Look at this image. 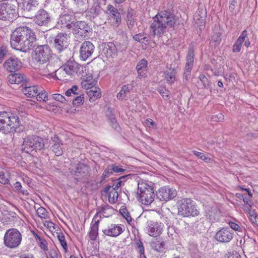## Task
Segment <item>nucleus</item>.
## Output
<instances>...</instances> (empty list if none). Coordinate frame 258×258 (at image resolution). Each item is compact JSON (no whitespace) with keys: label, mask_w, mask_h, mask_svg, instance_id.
I'll list each match as a JSON object with an SVG mask.
<instances>
[{"label":"nucleus","mask_w":258,"mask_h":258,"mask_svg":"<svg viewBox=\"0 0 258 258\" xmlns=\"http://www.w3.org/2000/svg\"><path fill=\"white\" fill-rule=\"evenodd\" d=\"M36 97L37 100L39 102H46V101L48 100L47 93L44 90L39 89V91L37 94Z\"/></svg>","instance_id":"obj_43"},{"label":"nucleus","mask_w":258,"mask_h":258,"mask_svg":"<svg viewBox=\"0 0 258 258\" xmlns=\"http://www.w3.org/2000/svg\"><path fill=\"white\" fill-rule=\"evenodd\" d=\"M107 13L110 19L113 20L114 25L118 27L121 21V15L118 9L113 6L109 5L107 7Z\"/></svg>","instance_id":"obj_20"},{"label":"nucleus","mask_w":258,"mask_h":258,"mask_svg":"<svg viewBox=\"0 0 258 258\" xmlns=\"http://www.w3.org/2000/svg\"><path fill=\"white\" fill-rule=\"evenodd\" d=\"M73 33L85 38L87 33L91 32V28L85 21H77L73 25Z\"/></svg>","instance_id":"obj_13"},{"label":"nucleus","mask_w":258,"mask_h":258,"mask_svg":"<svg viewBox=\"0 0 258 258\" xmlns=\"http://www.w3.org/2000/svg\"><path fill=\"white\" fill-rule=\"evenodd\" d=\"M36 40L35 33L26 26L19 27L12 33L10 43L16 50L27 52L31 49Z\"/></svg>","instance_id":"obj_1"},{"label":"nucleus","mask_w":258,"mask_h":258,"mask_svg":"<svg viewBox=\"0 0 258 258\" xmlns=\"http://www.w3.org/2000/svg\"><path fill=\"white\" fill-rule=\"evenodd\" d=\"M11 178V173L9 171L0 168V183L3 184H7L9 183Z\"/></svg>","instance_id":"obj_36"},{"label":"nucleus","mask_w":258,"mask_h":258,"mask_svg":"<svg viewBox=\"0 0 258 258\" xmlns=\"http://www.w3.org/2000/svg\"><path fill=\"white\" fill-rule=\"evenodd\" d=\"M52 96L54 100L62 103H66L67 102L69 101V100L66 99L63 96L60 94H54Z\"/></svg>","instance_id":"obj_55"},{"label":"nucleus","mask_w":258,"mask_h":258,"mask_svg":"<svg viewBox=\"0 0 258 258\" xmlns=\"http://www.w3.org/2000/svg\"><path fill=\"white\" fill-rule=\"evenodd\" d=\"M164 78L169 84H173L175 81V72L173 69H169L164 73Z\"/></svg>","instance_id":"obj_38"},{"label":"nucleus","mask_w":258,"mask_h":258,"mask_svg":"<svg viewBox=\"0 0 258 258\" xmlns=\"http://www.w3.org/2000/svg\"><path fill=\"white\" fill-rule=\"evenodd\" d=\"M7 50L6 47L2 46L0 47V63H1L7 53Z\"/></svg>","instance_id":"obj_60"},{"label":"nucleus","mask_w":258,"mask_h":258,"mask_svg":"<svg viewBox=\"0 0 258 258\" xmlns=\"http://www.w3.org/2000/svg\"><path fill=\"white\" fill-rule=\"evenodd\" d=\"M8 80L11 84H19L26 82L29 79L24 74L20 73L11 74L8 76Z\"/></svg>","instance_id":"obj_26"},{"label":"nucleus","mask_w":258,"mask_h":258,"mask_svg":"<svg viewBox=\"0 0 258 258\" xmlns=\"http://www.w3.org/2000/svg\"><path fill=\"white\" fill-rule=\"evenodd\" d=\"M21 66V62L16 57L9 58L4 64V68L11 72L18 70Z\"/></svg>","instance_id":"obj_18"},{"label":"nucleus","mask_w":258,"mask_h":258,"mask_svg":"<svg viewBox=\"0 0 258 258\" xmlns=\"http://www.w3.org/2000/svg\"><path fill=\"white\" fill-rule=\"evenodd\" d=\"M57 238L64 250L66 252L68 250V245L64 234L62 233H58Z\"/></svg>","instance_id":"obj_50"},{"label":"nucleus","mask_w":258,"mask_h":258,"mask_svg":"<svg viewBox=\"0 0 258 258\" xmlns=\"http://www.w3.org/2000/svg\"><path fill=\"white\" fill-rule=\"evenodd\" d=\"M178 215L183 217H195L199 214L196 203L188 198L178 200L177 203Z\"/></svg>","instance_id":"obj_5"},{"label":"nucleus","mask_w":258,"mask_h":258,"mask_svg":"<svg viewBox=\"0 0 258 258\" xmlns=\"http://www.w3.org/2000/svg\"><path fill=\"white\" fill-rule=\"evenodd\" d=\"M194 50L192 47H189L186 56V62L183 74V79L187 81L190 77L191 71L194 64Z\"/></svg>","instance_id":"obj_16"},{"label":"nucleus","mask_w":258,"mask_h":258,"mask_svg":"<svg viewBox=\"0 0 258 258\" xmlns=\"http://www.w3.org/2000/svg\"><path fill=\"white\" fill-rule=\"evenodd\" d=\"M62 68L67 72V76H71L77 72L79 68V65L74 59H70L62 66Z\"/></svg>","instance_id":"obj_23"},{"label":"nucleus","mask_w":258,"mask_h":258,"mask_svg":"<svg viewBox=\"0 0 258 258\" xmlns=\"http://www.w3.org/2000/svg\"><path fill=\"white\" fill-rule=\"evenodd\" d=\"M247 36V32L246 30H244L241 32V34L238 37L237 40L238 41V42L239 41L243 43Z\"/></svg>","instance_id":"obj_62"},{"label":"nucleus","mask_w":258,"mask_h":258,"mask_svg":"<svg viewBox=\"0 0 258 258\" xmlns=\"http://www.w3.org/2000/svg\"><path fill=\"white\" fill-rule=\"evenodd\" d=\"M133 38L135 40L141 43L148 42L149 39L148 37L145 36L143 33H140L134 36Z\"/></svg>","instance_id":"obj_47"},{"label":"nucleus","mask_w":258,"mask_h":258,"mask_svg":"<svg viewBox=\"0 0 258 258\" xmlns=\"http://www.w3.org/2000/svg\"><path fill=\"white\" fill-rule=\"evenodd\" d=\"M96 211L97 212L93 217L94 220H97L98 217H99V219L100 220L104 217H109L114 212L113 208L107 204L103 206L98 207L96 208Z\"/></svg>","instance_id":"obj_17"},{"label":"nucleus","mask_w":258,"mask_h":258,"mask_svg":"<svg viewBox=\"0 0 258 258\" xmlns=\"http://www.w3.org/2000/svg\"><path fill=\"white\" fill-rule=\"evenodd\" d=\"M24 10L27 12H35L37 9L38 2L37 0H22Z\"/></svg>","instance_id":"obj_32"},{"label":"nucleus","mask_w":258,"mask_h":258,"mask_svg":"<svg viewBox=\"0 0 258 258\" xmlns=\"http://www.w3.org/2000/svg\"><path fill=\"white\" fill-rule=\"evenodd\" d=\"M87 95L91 102H95L97 99L101 97V90L100 88L94 87L87 91Z\"/></svg>","instance_id":"obj_34"},{"label":"nucleus","mask_w":258,"mask_h":258,"mask_svg":"<svg viewBox=\"0 0 258 258\" xmlns=\"http://www.w3.org/2000/svg\"><path fill=\"white\" fill-rule=\"evenodd\" d=\"M113 171L110 166V164L108 165L103 171L101 176L100 182H103L106 178L108 177L110 175L113 173Z\"/></svg>","instance_id":"obj_49"},{"label":"nucleus","mask_w":258,"mask_h":258,"mask_svg":"<svg viewBox=\"0 0 258 258\" xmlns=\"http://www.w3.org/2000/svg\"><path fill=\"white\" fill-rule=\"evenodd\" d=\"M102 53L108 58L116 56L117 55L116 46L112 42L105 44L102 50Z\"/></svg>","instance_id":"obj_28"},{"label":"nucleus","mask_w":258,"mask_h":258,"mask_svg":"<svg viewBox=\"0 0 258 258\" xmlns=\"http://www.w3.org/2000/svg\"><path fill=\"white\" fill-rule=\"evenodd\" d=\"M176 190L171 187L165 186L160 188L156 191V196L160 201H168L176 196Z\"/></svg>","instance_id":"obj_10"},{"label":"nucleus","mask_w":258,"mask_h":258,"mask_svg":"<svg viewBox=\"0 0 258 258\" xmlns=\"http://www.w3.org/2000/svg\"><path fill=\"white\" fill-rule=\"evenodd\" d=\"M84 96L80 95V96H75L73 100V104L74 105L79 106L84 102Z\"/></svg>","instance_id":"obj_57"},{"label":"nucleus","mask_w":258,"mask_h":258,"mask_svg":"<svg viewBox=\"0 0 258 258\" xmlns=\"http://www.w3.org/2000/svg\"><path fill=\"white\" fill-rule=\"evenodd\" d=\"M233 235L234 233L228 227H223L216 232L214 237L220 242L227 243L232 239Z\"/></svg>","instance_id":"obj_12"},{"label":"nucleus","mask_w":258,"mask_h":258,"mask_svg":"<svg viewBox=\"0 0 258 258\" xmlns=\"http://www.w3.org/2000/svg\"><path fill=\"white\" fill-rule=\"evenodd\" d=\"M88 167L84 164H79L77 165L75 170L73 174L76 178L80 179L81 177H84L88 174Z\"/></svg>","instance_id":"obj_30"},{"label":"nucleus","mask_w":258,"mask_h":258,"mask_svg":"<svg viewBox=\"0 0 258 258\" xmlns=\"http://www.w3.org/2000/svg\"><path fill=\"white\" fill-rule=\"evenodd\" d=\"M192 152L194 155H195L199 158L201 159V160L204 161L207 163H210L212 161V159L210 157H209L208 155L207 154H205L203 153L199 152L196 150H193Z\"/></svg>","instance_id":"obj_44"},{"label":"nucleus","mask_w":258,"mask_h":258,"mask_svg":"<svg viewBox=\"0 0 258 258\" xmlns=\"http://www.w3.org/2000/svg\"><path fill=\"white\" fill-rule=\"evenodd\" d=\"M51 150L56 156H60L63 153L62 148L61 145H63V142L61 139L56 135L51 137Z\"/></svg>","instance_id":"obj_21"},{"label":"nucleus","mask_w":258,"mask_h":258,"mask_svg":"<svg viewBox=\"0 0 258 258\" xmlns=\"http://www.w3.org/2000/svg\"><path fill=\"white\" fill-rule=\"evenodd\" d=\"M139 201L145 205H150L154 201L155 194L152 183L149 184L147 181H141L138 184Z\"/></svg>","instance_id":"obj_4"},{"label":"nucleus","mask_w":258,"mask_h":258,"mask_svg":"<svg viewBox=\"0 0 258 258\" xmlns=\"http://www.w3.org/2000/svg\"><path fill=\"white\" fill-rule=\"evenodd\" d=\"M120 213L122 215V216L126 219V220L128 223L132 221V218L128 211L126 208H121V209H120Z\"/></svg>","instance_id":"obj_52"},{"label":"nucleus","mask_w":258,"mask_h":258,"mask_svg":"<svg viewBox=\"0 0 258 258\" xmlns=\"http://www.w3.org/2000/svg\"><path fill=\"white\" fill-rule=\"evenodd\" d=\"M18 3L16 0L8 1L0 4V19L13 21L17 18Z\"/></svg>","instance_id":"obj_6"},{"label":"nucleus","mask_w":258,"mask_h":258,"mask_svg":"<svg viewBox=\"0 0 258 258\" xmlns=\"http://www.w3.org/2000/svg\"><path fill=\"white\" fill-rule=\"evenodd\" d=\"M240 223L239 221L235 220L234 221H229L228 222V224L230 228L238 232L242 231V227L240 226Z\"/></svg>","instance_id":"obj_48"},{"label":"nucleus","mask_w":258,"mask_h":258,"mask_svg":"<svg viewBox=\"0 0 258 258\" xmlns=\"http://www.w3.org/2000/svg\"><path fill=\"white\" fill-rule=\"evenodd\" d=\"M164 225L161 222L148 220L146 223L147 233L150 236L156 237L163 231Z\"/></svg>","instance_id":"obj_11"},{"label":"nucleus","mask_w":258,"mask_h":258,"mask_svg":"<svg viewBox=\"0 0 258 258\" xmlns=\"http://www.w3.org/2000/svg\"><path fill=\"white\" fill-rule=\"evenodd\" d=\"M40 66L39 67V73L43 76H45L47 78L50 77L52 76L53 74V70H48L47 69V67L45 66H43V64H39Z\"/></svg>","instance_id":"obj_41"},{"label":"nucleus","mask_w":258,"mask_h":258,"mask_svg":"<svg viewBox=\"0 0 258 258\" xmlns=\"http://www.w3.org/2000/svg\"><path fill=\"white\" fill-rule=\"evenodd\" d=\"M55 48L59 53L65 50L69 45V37L66 33H58L54 42Z\"/></svg>","instance_id":"obj_14"},{"label":"nucleus","mask_w":258,"mask_h":258,"mask_svg":"<svg viewBox=\"0 0 258 258\" xmlns=\"http://www.w3.org/2000/svg\"><path fill=\"white\" fill-rule=\"evenodd\" d=\"M20 125L17 113L11 111H0V132L7 134L16 132Z\"/></svg>","instance_id":"obj_3"},{"label":"nucleus","mask_w":258,"mask_h":258,"mask_svg":"<svg viewBox=\"0 0 258 258\" xmlns=\"http://www.w3.org/2000/svg\"><path fill=\"white\" fill-rule=\"evenodd\" d=\"M227 258H241V256L236 251H233L228 253Z\"/></svg>","instance_id":"obj_64"},{"label":"nucleus","mask_w":258,"mask_h":258,"mask_svg":"<svg viewBox=\"0 0 258 258\" xmlns=\"http://www.w3.org/2000/svg\"><path fill=\"white\" fill-rule=\"evenodd\" d=\"M34 21L39 26L46 25L50 21V17L46 11L41 9L37 12Z\"/></svg>","instance_id":"obj_19"},{"label":"nucleus","mask_w":258,"mask_h":258,"mask_svg":"<svg viewBox=\"0 0 258 258\" xmlns=\"http://www.w3.org/2000/svg\"><path fill=\"white\" fill-rule=\"evenodd\" d=\"M134 85L133 83L123 85L119 92L117 95V98L123 100L125 99L126 95L133 90Z\"/></svg>","instance_id":"obj_33"},{"label":"nucleus","mask_w":258,"mask_h":258,"mask_svg":"<svg viewBox=\"0 0 258 258\" xmlns=\"http://www.w3.org/2000/svg\"><path fill=\"white\" fill-rule=\"evenodd\" d=\"M78 89V87L77 86L74 85L71 88L69 89L67 91H66L65 94L68 97H75L78 94V93L76 92Z\"/></svg>","instance_id":"obj_54"},{"label":"nucleus","mask_w":258,"mask_h":258,"mask_svg":"<svg viewBox=\"0 0 258 258\" xmlns=\"http://www.w3.org/2000/svg\"><path fill=\"white\" fill-rule=\"evenodd\" d=\"M33 59L39 64H44L54 58H52V52L49 47L47 45H42L35 48Z\"/></svg>","instance_id":"obj_9"},{"label":"nucleus","mask_w":258,"mask_h":258,"mask_svg":"<svg viewBox=\"0 0 258 258\" xmlns=\"http://www.w3.org/2000/svg\"><path fill=\"white\" fill-rule=\"evenodd\" d=\"M101 12V8L100 3L97 0H94L93 5L87 12V16L91 18H94L100 15Z\"/></svg>","instance_id":"obj_27"},{"label":"nucleus","mask_w":258,"mask_h":258,"mask_svg":"<svg viewBox=\"0 0 258 258\" xmlns=\"http://www.w3.org/2000/svg\"><path fill=\"white\" fill-rule=\"evenodd\" d=\"M242 45V43L239 41L238 42V41L236 40L232 46V51L234 53L240 52L241 49Z\"/></svg>","instance_id":"obj_58"},{"label":"nucleus","mask_w":258,"mask_h":258,"mask_svg":"<svg viewBox=\"0 0 258 258\" xmlns=\"http://www.w3.org/2000/svg\"><path fill=\"white\" fill-rule=\"evenodd\" d=\"M37 215L41 219H47L48 218V212L47 210L43 207H39L37 211Z\"/></svg>","instance_id":"obj_51"},{"label":"nucleus","mask_w":258,"mask_h":258,"mask_svg":"<svg viewBox=\"0 0 258 258\" xmlns=\"http://www.w3.org/2000/svg\"><path fill=\"white\" fill-rule=\"evenodd\" d=\"M22 237L20 231L16 228L7 230L4 237L5 245L11 249L17 248L21 244Z\"/></svg>","instance_id":"obj_8"},{"label":"nucleus","mask_w":258,"mask_h":258,"mask_svg":"<svg viewBox=\"0 0 258 258\" xmlns=\"http://www.w3.org/2000/svg\"><path fill=\"white\" fill-rule=\"evenodd\" d=\"M95 49L93 44L89 41L83 42L80 48V57L83 60H87L92 56Z\"/></svg>","instance_id":"obj_15"},{"label":"nucleus","mask_w":258,"mask_h":258,"mask_svg":"<svg viewBox=\"0 0 258 258\" xmlns=\"http://www.w3.org/2000/svg\"><path fill=\"white\" fill-rule=\"evenodd\" d=\"M150 245L152 249L158 252H162L165 249L164 242L158 239L152 241Z\"/></svg>","instance_id":"obj_37"},{"label":"nucleus","mask_w":258,"mask_h":258,"mask_svg":"<svg viewBox=\"0 0 258 258\" xmlns=\"http://www.w3.org/2000/svg\"><path fill=\"white\" fill-rule=\"evenodd\" d=\"M160 95L165 99H169V92L165 88H160L158 90Z\"/></svg>","instance_id":"obj_59"},{"label":"nucleus","mask_w":258,"mask_h":258,"mask_svg":"<svg viewBox=\"0 0 258 258\" xmlns=\"http://www.w3.org/2000/svg\"><path fill=\"white\" fill-rule=\"evenodd\" d=\"M47 258H59L58 252L55 249H51Z\"/></svg>","instance_id":"obj_63"},{"label":"nucleus","mask_w":258,"mask_h":258,"mask_svg":"<svg viewBox=\"0 0 258 258\" xmlns=\"http://www.w3.org/2000/svg\"><path fill=\"white\" fill-rule=\"evenodd\" d=\"M137 249L138 250L140 254H144L145 252L144 247L143 245V243L140 240H138L136 242Z\"/></svg>","instance_id":"obj_61"},{"label":"nucleus","mask_w":258,"mask_h":258,"mask_svg":"<svg viewBox=\"0 0 258 258\" xmlns=\"http://www.w3.org/2000/svg\"><path fill=\"white\" fill-rule=\"evenodd\" d=\"M97 84V81H96L91 76L86 78L81 83L82 87L86 90L91 89L94 87Z\"/></svg>","instance_id":"obj_35"},{"label":"nucleus","mask_w":258,"mask_h":258,"mask_svg":"<svg viewBox=\"0 0 258 258\" xmlns=\"http://www.w3.org/2000/svg\"><path fill=\"white\" fill-rule=\"evenodd\" d=\"M102 231L105 235L116 237L122 233L123 230L120 225L111 224L108 228L103 229Z\"/></svg>","instance_id":"obj_22"},{"label":"nucleus","mask_w":258,"mask_h":258,"mask_svg":"<svg viewBox=\"0 0 258 258\" xmlns=\"http://www.w3.org/2000/svg\"><path fill=\"white\" fill-rule=\"evenodd\" d=\"M73 18L71 15L65 14L60 16L58 24L61 25V28H72L74 23H73Z\"/></svg>","instance_id":"obj_24"},{"label":"nucleus","mask_w":258,"mask_h":258,"mask_svg":"<svg viewBox=\"0 0 258 258\" xmlns=\"http://www.w3.org/2000/svg\"><path fill=\"white\" fill-rule=\"evenodd\" d=\"M147 64V61L145 59H142L138 62L136 67V69L139 76H143L142 74L144 71H146Z\"/></svg>","instance_id":"obj_40"},{"label":"nucleus","mask_w":258,"mask_h":258,"mask_svg":"<svg viewBox=\"0 0 258 258\" xmlns=\"http://www.w3.org/2000/svg\"><path fill=\"white\" fill-rule=\"evenodd\" d=\"M44 146V139L37 136L26 137L24 138L22 145L23 151L27 153H31L34 150H42Z\"/></svg>","instance_id":"obj_7"},{"label":"nucleus","mask_w":258,"mask_h":258,"mask_svg":"<svg viewBox=\"0 0 258 258\" xmlns=\"http://www.w3.org/2000/svg\"><path fill=\"white\" fill-rule=\"evenodd\" d=\"M80 12L86 11L88 8V0H73Z\"/></svg>","instance_id":"obj_39"},{"label":"nucleus","mask_w":258,"mask_h":258,"mask_svg":"<svg viewBox=\"0 0 258 258\" xmlns=\"http://www.w3.org/2000/svg\"><path fill=\"white\" fill-rule=\"evenodd\" d=\"M56 77L57 79L59 80H68L69 79L67 78V72L64 71V69L62 67L56 70Z\"/></svg>","instance_id":"obj_45"},{"label":"nucleus","mask_w":258,"mask_h":258,"mask_svg":"<svg viewBox=\"0 0 258 258\" xmlns=\"http://www.w3.org/2000/svg\"><path fill=\"white\" fill-rule=\"evenodd\" d=\"M23 87L21 91L22 93L28 97H35L39 91V87L37 86H27L24 84L22 85Z\"/></svg>","instance_id":"obj_31"},{"label":"nucleus","mask_w":258,"mask_h":258,"mask_svg":"<svg viewBox=\"0 0 258 258\" xmlns=\"http://www.w3.org/2000/svg\"><path fill=\"white\" fill-rule=\"evenodd\" d=\"M99 223L100 219L94 220L93 218L90 227V231L88 233V236L92 241L95 240L98 235Z\"/></svg>","instance_id":"obj_25"},{"label":"nucleus","mask_w":258,"mask_h":258,"mask_svg":"<svg viewBox=\"0 0 258 258\" xmlns=\"http://www.w3.org/2000/svg\"><path fill=\"white\" fill-rule=\"evenodd\" d=\"M133 13L129 11L127 12V25L129 29H131L135 24V21L132 17Z\"/></svg>","instance_id":"obj_53"},{"label":"nucleus","mask_w":258,"mask_h":258,"mask_svg":"<svg viewBox=\"0 0 258 258\" xmlns=\"http://www.w3.org/2000/svg\"><path fill=\"white\" fill-rule=\"evenodd\" d=\"M108 194V201L110 204L115 203L118 199V194L116 190L111 188V186H107L102 192V195Z\"/></svg>","instance_id":"obj_29"},{"label":"nucleus","mask_w":258,"mask_h":258,"mask_svg":"<svg viewBox=\"0 0 258 258\" xmlns=\"http://www.w3.org/2000/svg\"><path fill=\"white\" fill-rule=\"evenodd\" d=\"M110 166L113 172L124 173L126 171L125 169L122 168L119 165L116 164H111Z\"/></svg>","instance_id":"obj_56"},{"label":"nucleus","mask_w":258,"mask_h":258,"mask_svg":"<svg viewBox=\"0 0 258 258\" xmlns=\"http://www.w3.org/2000/svg\"><path fill=\"white\" fill-rule=\"evenodd\" d=\"M242 190L246 191L247 193L245 194L243 201L244 203L249 206H250L251 204V199L252 198V194L249 189L242 188Z\"/></svg>","instance_id":"obj_46"},{"label":"nucleus","mask_w":258,"mask_h":258,"mask_svg":"<svg viewBox=\"0 0 258 258\" xmlns=\"http://www.w3.org/2000/svg\"><path fill=\"white\" fill-rule=\"evenodd\" d=\"M130 175V174L123 175L115 180L112 185L111 186V188L117 190V189L121 186L124 183V180H121V179H125Z\"/></svg>","instance_id":"obj_42"},{"label":"nucleus","mask_w":258,"mask_h":258,"mask_svg":"<svg viewBox=\"0 0 258 258\" xmlns=\"http://www.w3.org/2000/svg\"><path fill=\"white\" fill-rule=\"evenodd\" d=\"M153 19L154 21L150 28L154 36H162L167 27H172L175 24L174 15L167 11L159 12Z\"/></svg>","instance_id":"obj_2"}]
</instances>
